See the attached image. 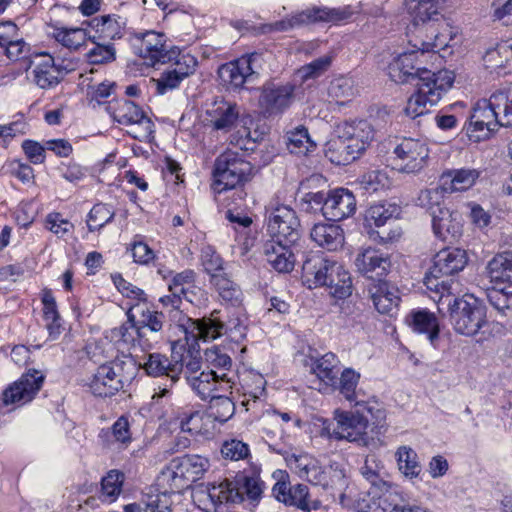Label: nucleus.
<instances>
[{
  "mask_svg": "<svg viewBox=\"0 0 512 512\" xmlns=\"http://www.w3.org/2000/svg\"><path fill=\"white\" fill-rule=\"evenodd\" d=\"M96 36H89L94 46L86 53V59L90 64L101 65L112 63L116 59V49L112 43H101Z\"/></svg>",
  "mask_w": 512,
  "mask_h": 512,
  "instance_id": "nucleus-50",
  "label": "nucleus"
},
{
  "mask_svg": "<svg viewBox=\"0 0 512 512\" xmlns=\"http://www.w3.org/2000/svg\"><path fill=\"white\" fill-rule=\"evenodd\" d=\"M218 314V311H213L210 317L193 321L192 333L196 340L211 341L227 334L239 342L245 337L246 326L239 315H232L227 321H222Z\"/></svg>",
  "mask_w": 512,
  "mask_h": 512,
  "instance_id": "nucleus-6",
  "label": "nucleus"
},
{
  "mask_svg": "<svg viewBox=\"0 0 512 512\" xmlns=\"http://www.w3.org/2000/svg\"><path fill=\"white\" fill-rule=\"evenodd\" d=\"M400 207L395 203L380 202L371 205L366 211V221L372 222L377 227L383 226L389 219L397 217Z\"/></svg>",
  "mask_w": 512,
  "mask_h": 512,
  "instance_id": "nucleus-51",
  "label": "nucleus"
},
{
  "mask_svg": "<svg viewBox=\"0 0 512 512\" xmlns=\"http://www.w3.org/2000/svg\"><path fill=\"white\" fill-rule=\"evenodd\" d=\"M468 263V256L465 250L460 248H446L440 250L433 258V265L429 274L425 277L427 289L436 294L448 293L451 291V284L439 278L452 276L462 271Z\"/></svg>",
  "mask_w": 512,
  "mask_h": 512,
  "instance_id": "nucleus-4",
  "label": "nucleus"
},
{
  "mask_svg": "<svg viewBox=\"0 0 512 512\" xmlns=\"http://www.w3.org/2000/svg\"><path fill=\"white\" fill-rule=\"evenodd\" d=\"M186 382L202 400L212 397V393L216 390H228L232 387V380L228 374L218 373L214 369L201 371L195 376H188Z\"/></svg>",
  "mask_w": 512,
  "mask_h": 512,
  "instance_id": "nucleus-20",
  "label": "nucleus"
},
{
  "mask_svg": "<svg viewBox=\"0 0 512 512\" xmlns=\"http://www.w3.org/2000/svg\"><path fill=\"white\" fill-rule=\"evenodd\" d=\"M487 300L501 316H512V285L488 289Z\"/></svg>",
  "mask_w": 512,
  "mask_h": 512,
  "instance_id": "nucleus-46",
  "label": "nucleus"
},
{
  "mask_svg": "<svg viewBox=\"0 0 512 512\" xmlns=\"http://www.w3.org/2000/svg\"><path fill=\"white\" fill-rule=\"evenodd\" d=\"M177 459L181 465V469L183 470L189 487L192 485V483L201 479L209 468L208 459L200 455L187 454L181 457H177Z\"/></svg>",
  "mask_w": 512,
  "mask_h": 512,
  "instance_id": "nucleus-44",
  "label": "nucleus"
},
{
  "mask_svg": "<svg viewBox=\"0 0 512 512\" xmlns=\"http://www.w3.org/2000/svg\"><path fill=\"white\" fill-rule=\"evenodd\" d=\"M90 26L98 34V39L115 40L122 37L125 21L118 15H103L93 18Z\"/></svg>",
  "mask_w": 512,
  "mask_h": 512,
  "instance_id": "nucleus-39",
  "label": "nucleus"
},
{
  "mask_svg": "<svg viewBox=\"0 0 512 512\" xmlns=\"http://www.w3.org/2000/svg\"><path fill=\"white\" fill-rule=\"evenodd\" d=\"M71 70L63 64H56L52 56L44 55L33 69V81L42 89H51Z\"/></svg>",
  "mask_w": 512,
  "mask_h": 512,
  "instance_id": "nucleus-25",
  "label": "nucleus"
},
{
  "mask_svg": "<svg viewBox=\"0 0 512 512\" xmlns=\"http://www.w3.org/2000/svg\"><path fill=\"white\" fill-rule=\"evenodd\" d=\"M235 413V404L227 396L210 397L209 416L214 420L224 423Z\"/></svg>",
  "mask_w": 512,
  "mask_h": 512,
  "instance_id": "nucleus-58",
  "label": "nucleus"
},
{
  "mask_svg": "<svg viewBox=\"0 0 512 512\" xmlns=\"http://www.w3.org/2000/svg\"><path fill=\"white\" fill-rule=\"evenodd\" d=\"M170 52H174L170 61L172 62L170 69L173 71V73L177 74L178 76L180 75V77L185 79L195 72L197 59L193 55L190 53L182 52L177 48H171Z\"/></svg>",
  "mask_w": 512,
  "mask_h": 512,
  "instance_id": "nucleus-57",
  "label": "nucleus"
},
{
  "mask_svg": "<svg viewBox=\"0 0 512 512\" xmlns=\"http://www.w3.org/2000/svg\"><path fill=\"white\" fill-rule=\"evenodd\" d=\"M128 310L134 311V321L137 327L163 329L165 315L148 307L146 303H137Z\"/></svg>",
  "mask_w": 512,
  "mask_h": 512,
  "instance_id": "nucleus-45",
  "label": "nucleus"
},
{
  "mask_svg": "<svg viewBox=\"0 0 512 512\" xmlns=\"http://www.w3.org/2000/svg\"><path fill=\"white\" fill-rule=\"evenodd\" d=\"M44 378V375L37 370H31L23 374L19 380L3 391V403L5 405H23L30 402L41 389Z\"/></svg>",
  "mask_w": 512,
  "mask_h": 512,
  "instance_id": "nucleus-15",
  "label": "nucleus"
},
{
  "mask_svg": "<svg viewBox=\"0 0 512 512\" xmlns=\"http://www.w3.org/2000/svg\"><path fill=\"white\" fill-rule=\"evenodd\" d=\"M483 61L487 69L491 71L512 70V45L510 41L498 43L495 47L486 51Z\"/></svg>",
  "mask_w": 512,
  "mask_h": 512,
  "instance_id": "nucleus-35",
  "label": "nucleus"
},
{
  "mask_svg": "<svg viewBox=\"0 0 512 512\" xmlns=\"http://www.w3.org/2000/svg\"><path fill=\"white\" fill-rule=\"evenodd\" d=\"M478 177L479 173L475 169H459L444 173L441 183L446 193L465 191L474 185Z\"/></svg>",
  "mask_w": 512,
  "mask_h": 512,
  "instance_id": "nucleus-41",
  "label": "nucleus"
},
{
  "mask_svg": "<svg viewBox=\"0 0 512 512\" xmlns=\"http://www.w3.org/2000/svg\"><path fill=\"white\" fill-rule=\"evenodd\" d=\"M124 474L118 470H110L101 481V499L114 502L122 491Z\"/></svg>",
  "mask_w": 512,
  "mask_h": 512,
  "instance_id": "nucleus-53",
  "label": "nucleus"
},
{
  "mask_svg": "<svg viewBox=\"0 0 512 512\" xmlns=\"http://www.w3.org/2000/svg\"><path fill=\"white\" fill-rule=\"evenodd\" d=\"M394 167L399 172L416 174L422 171L428 162L429 149L418 139L404 138L394 148Z\"/></svg>",
  "mask_w": 512,
  "mask_h": 512,
  "instance_id": "nucleus-12",
  "label": "nucleus"
},
{
  "mask_svg": "<svg viewBox=\"0 0 512 512\" xmlns=\"http://www.w3.org/2000/svg\"><path fill=\"white\" fill-rule=\"evenodd\" d=\"M332 59L331 55H324L313 60L299 69V76L303 81L321 76L330 67Z\"/></svg>",
  "mask_w": 512,
  "mask_h": 512,
  "instance_id": "nucleus-62",
  "label": "nucleus"
},
{
  "mask_svg": "<svg viewBox=\"0 0 512 512\" xmlns=\"http://www.w3.org/2000/svg\"><path fill=\"white\" fill-rule=\"evenodd\" d=\"M338 262L328 259L319 251H310L304 254L302 263V281L309 289L327 284L331 269L334 270Z\"/></svg>",
  "mask_w": 512,
  "mask_h": 512,
  "instance_id": "nucleus-16",
  "label": "nucleus"
},
{
  "mask_svg": "<svg viewBox=\"0 0 512 512\" xmlns=\"http://www.w3.org/2000/svg\"><path fill=\"white\" fill-rule=\"evenodd\" d=\"M500 126L502 124L491 95L489 99H481L473 106L466 133L471 140L480 142L488 139Z\"/></svg>",
  "mask_w": 512,
  "mask_h": 512,
  "instance_id": "nucleus-11",
  "label": "nucleus"
},
{
  "mask_svg": "<svg viewBox=\"0 0 512 512\" xmlns=\"http://www.w3.org/2000/svg\"><path fill=\"white\" fill-rule=\"evenodd\" d=\"M486 272L492 283L512 285V251L495 255L488 262Z\"/></svg>",
  "mask_w": 512,
  "mask_h": 512,
  "instance_id": "nucleus-34",
  "label": "nucleus"
},
{
  "mask_svg": "<svg viewBox=\"0 0 512 512\" xmlns=\"http://www.w3.org/2000/svg\"><path fill=\"white\" fill-rule=\"evenodd\" d=\"M438 310L441 305L448 307L449 320L454 330L464 336H475L487 324L486 308L483 303L472 294L454 297L442 292L437 300Z\"/></svg>",
  "mask_w": 512,
  "mask_h": 512,
  "instance_id": "nucleus-2",
  "label": "nucleus"
},
{
  "mask_svg": "<svg viewBox=\"0 0 512 512\" xmlns=\"http://www.w3.org/2000/svg\"><path fill=\"white\" fill-rule=\"evenodd\" d=\"M178 343L171 346V358L161 353H150L143 363L139 365L145 370L146 374L152 377L167 376L170 386L177 382L181 374V356L179 355Z\"/></svg>",
  "mask_w": 512,
  "mask_h": 512,
  "instance_id": "nucleus-17",
  "label": "nucleus"
},
{
  "mask_svg": "<svg viewBox=\"0 0 512 512\" xmlns=\"http://www.w3.org/2000/svg\"><path fill=\"white\" fill-rule=\"evenodd\" d=\"M310 238L319 247L328 251L341 249L345 242L343 229L335 224L317 223L310 231Z\"/></svg>",
  "mask_w": 512,
  "mask_h": 512,
  "instance_id": "nucleus-29",
  "label": "nucleus"
},
{
  "mask_svg": "<svg viewBox=\"0 0 512 512\" xmlns=\"http://www.w3.org/2000/svg\"><path fill=\"white\" fill-rule=\"evenodd\" d=\"M354 263L359 273L376 282L383 281L391 268L389 254L373 247L362 249Z\"/></svg>",
  "mask_w": 512,
  "mask_h": 512,
  "instance_id": "nucleus-18",
  "label": "nucleus"
},
{
  "mask_svg": "<svg viewBox=\"0 0 512 512\" xmlns=\"http://www.w3.org/2000/svg\"><path fill=\"white\" fill-rule=\"evenodd\" d=\"M201 261L205 272L209 274L210 278L213 277V275L225 274L223 267L224 261L212 246L202 248Z\"/></svg>",
  "mask_w": 512,
  "mask_h": 512,
  "instance_id": "nucleus-61",
  "label": "nucleus"
},
{
  "mask_svg": "<svg viewBox=\"0 0 512 512\" xmlns=\"http://www.w3.org/2000/svg\"><path fill=\"white\" fill-rule=\"evenodd\" d=\"M209 281L223 301L230 303L232 306L241 304L243 296L242 290L238 284L228 277L227 273L223 275H213Z\"/></svg>",
  "mask_w": 512,
  "mask_h": 512,
  "instance_id": "nucleus-42",
  "label": "nucleus"
},
{
  "mask_svg": "<svg viewBox=\"0 0 512 512\" xmlns=\"http://www.w3.org/2000/svg\"><path fill=\"white\" fill-rule=\"evenodd\" d=\"M285 137L287 148L293 154L305 155L311 148L315 147L307 128L302 125L287 131Z\"/></svg>",
  "mask_w": 512,
  "mask_h": 512,
  "instance_id": "nucleus-47",
  "label": "nucleus"
},
{
  "mask_svg": "<svg viewBox=\"0 0 512 512\" xmlns=\"http://www.w3.org/2000/svg\"><path fill=\"white\" fill-rule=\"evenodd\" d=\"M492 102L502 126L512 127V87L492 93Z\"/></svg>",
  "mask_w": 512,
  "mask_h": 512,
  "instance_id": "nucleus-48",
  "label": "nucleus"
},
{
  "mask_svg": "<svg viewBox=\"0 0 512 512\" xmlns=\"http://www.w3.org/2000/svg\"><path fill=\"white\" fill-rule=\"evenodd\" d=\"M265 63L263 54L253 52L225 63L218 70L221 81L230 89H241L246 82L258 78Z\"/></svg>",
  "mask_w": 512,
  "mask_h": 512,
  "instance_id": "nucleus-7",
  "label": "nucleus"
},
{
  "mask_svg": "<svg viewBox=\"0 0 512 512\" xmlns=\"http://www.w3.org/2000/svg\"><path fill=\"white\" fill-rule=\"evenodd\" d=\"M405 5L416 24L425 23L438 14L436 1L405 0Z\"/></svg>",
  "mask_w": 512,
  "mask_h": 512,
  "instance_id": "nucleus-52",
  "label": "nucleus"
},
{
  "mask_svg": "<svg viewBox=\"0 0 512 512\" xmlns=\"http://www.w3.org/2000/svg\"><path fill=\"white\" fill-rule=\"evenodd\" d=\"M204 356L208 367L217 370L218 373H227L229 375L232 368V359L223 349L218 346H212L205 350Z\"/></svg>",
  "mask_w": 512,
  "mask_h": 512,
  "instance_id": "nucleus-60",
  "label": "nucleus"
},
{
  "mask_svg": "<svg viewBox=\"0 0 512 512\" xmlns=\"http://www.w3.org/2000/svg\"><path fill=\"white\" fill-rule=\"evenodd\" d=\"M356 411H344L337 409L334 411V421L326 425L322 430V435L336 441H347L356 443L360 446L368 444L367 429L368 419L362 412L363 407H356Z\"/></svg>",
  "mask_w": 512,
  "mask_h": 512,
  "instance_id": "nucleus-3",
  "label": "nucleus"
},
{
  "mask_svg": "<svg viewBox=\"0 0 512 512\" xmlns=\"http://www.w3.org/2000/svg\"><path fill=\"white\" fill-rule=\"evenodd\" d=\"M360 186L367 193H374L389 186V178L385 172L374 170L365 173L360 181Z\"/></svg>",
  "mask_w": 512,
  "mask_h": 512,
  "instance_id": "nucleus-63",
  "label": "nucleus"
},
{
  "mask_svg": "<svg viewBox=\"0 0 512 512\" xmlns=\"http://www.w3.org/2000/svg\"><path fill=\"white\" fill-rule=\"evenodd\" d=\"M339 364L337 355L328 352L321 357H311L310 369L321 381L330 386L337 380Z\"/></svg>",
  "mask_w": 512,
  "mask_h": 512,
  "instance_id": "nucleus-36",
  "label": "nucleus"
},
{
  "mask_svg": "<svg viewBox=\"0 0 512 512\" xmlns=\"http://www.w3.org/2000/svg\"><path fill=\"white\" fill-rule=\"evenodd\" d=\"M252 165L241 154L232 150H226L215 160L214 164V189L217 192L233 189L249 179Z\"/></svg>",
  "mask_w": 512,
  "mask_h": 512,
  "instance_id": "nucleus-5",
  "label": "nucleus"
},
{
  "mask_svg": "<svg viewBox=\"0 0 512 512\" xmlns=\"http://www.w3.org/2000/svg\"><path fill=\"white\" fill-rule=\"evenodd\" d=\"M298 252V243H283L269 239L263 245L266 261L280 273H289L293 270L296 262L295 254Z\"/></svg>",
  "mask_w": 512,
  "mask_h": 512,
  "instance_id": "nucleus-19",
  "label": "nucleus"
},
{
  "mask_svg": "<svg viewBox=\"0 0 512 512\" xmlns=\"http://www.w3.org/2000/svg\"><path fill=\"white\" fill-rule=\"evenodd\" d=\"M267 231L270 240L298 243L300 239V221L296 212L287 205H277L272 208Z\"/></svg>",
  "mask_w": 512,
  "mask_h": 512,
  "instance_id": "nucleus-13",
  "label": "nucleus"
},
{
  "mask_svg": "<svg viewBox=\"0 0 512 512\" xmlns=\"http://www.w3.org/2000/svg\"><path fill=\"white\" fill-rule=\"evenodd\" d=\"M294 85L290 83L275 84L268 82L263 85L259 97V106L266 116L283 113L294 100Z\"/></svg>",
  "mask_w": 512,
  "mask_h": 512,
  "instance_id": "nucleus-14",
  "label": "nucleus"
},
{
  "mask_svg": "<svg viewBox=\"0 0 512 512\" xmlns=\"http://www.w3.org/2000/svg\"><path fill=\"white\" fill-rule=\"evenodd\" d=\"M54 38L63 46L76 50L85 44L89 36L83 28L60 27L54 30Z\"/></svg>",
  "mask_w": 512,
  "mask_h": 512,
  "instance_id": "nucleus-55",
  "label": "nucleus"
},
{
  "mask_svg": "<svg viewBox=\"0 0 512 512\" xmlns=\"http://www.w3.org/2000/svg\"><path fill=\"white\" fill-rule=\"evenodd\" d=\"M106 110L114 121L134 127V131H131L130 134L136 139L147 138L154 132V124L151 119L145 115L138 105L130 100L121 99L109 103Z\"/></svg>",
  "mask_w": 512,
  "mask_h": 512,
  "instance_id": "nucleus-9",
  "label": "nucleus"
},
{
  "mask_svg": "<svg viewBox=\"0 0 512 512\" xmlns=\"http://www.w3.org/2000/svg\"><path fill=\"white\" fill-rule=\"evenodd\" d=\"M325 286L330 289L331 295L335 298L344 299L352 293L351 276L339 263L334 270L331 269L330 277Z\"/></svg>",
  "mask_w": 512,
  "mask_h": 512,
  "instance_id": "nucleus-43",
  "label": "nucleus"
},
{
  "mask_svg": "<svg viewBox=\"0 0 512 512\" xmlns=\"http://www.w3.org/2000/svg\"><path fill=\"white\" fill-rule=\"evenodd\" d=\"M406 323L414 332L426 334L429 342L436 347L440 327L434 313L427 309L412 310L406 317Z\"/></svg>",
  "mask_w": 512,
  "mask_h": 512,
  "instance_id": "nucleus-28",
  "label": "nucleus"
},
{
  "mask_svg": "<svg viewBox=\"0 0 512 512\" xmlns=\"http://www.w3.org/2000/svg\"><path fill=\"white\" fill-rule=\"evenodd\" d=\"M136 365L131 358L124 360H115L111 363L100 366V376L108 377L113 376L112 380L107 386L108 393H117L122 390L126 385H129L136 375Z\"/></svg>",
  "mask_w": 512,
  "mask_h": 512,
  "instance_id": "nucleus-24",
  "label": "nucleus"
},
{
  "mask_svg": "<svg viewBox=\"0 0 512 512\" xmlns=\"http://www.w3.org/2000/svg\"><path fill=\"white\" fill-rule=\"evenodd\" d=\"M360 473L381 494L388 492L391 488V484L386 480L387 470L382 460L374 454L365 458Z\"/></svg>",
  "mask_w": 512,
  "mask_h": 512,
  "instance_id": "nucleus-32",
  "label": "nucleus"
},
{
  "mask_svg": "<svg viewBox=\"0 0 512 512\" xmlns=\"http://www.w3.org/2000/svg\"><path fill=\"white\" fill-rule=\"evenodd\" d=\"M357 145H351L342 137L331 141L328 145L326 156L329 160L336 165H348L361 156Z\"/></svg>",
  "mask_w": 512,
  "mask_h": 512,
  "instance_id": "nucleus-38",
  "label": "nucleus"
},
{
  "mask_svg": "<svg viewBox=\"0 0 512 512\" xmlns=\"http://www.w3.org/2000/svg\"><path fill=\"white\" fill-rule=\"evenodd\" d=\"M158 484L165 492L175 493L189 487L177 457L173 458L158 476Z\"/></svg>",
  "mask_w": 512,
  "mask_h": 512,
  "instance_id": "nucleus-37",
  "label": "nucleus"
},
{
  "mask_svg": "<svg viewBox=\"0 0 512 512\" xmlns=\"http://www.w3.org/2000/svg\"><path fill=\"white\" fill-rule=\"evenodd\" d=\"M423 52L411 51L399 55L388 66V75L395 83L416 80L415 92L408 98L405 113L416 118L430 111L452 87L454 74L448 70L432 72L418 65V56Z\"/></svg>",
  "mask_w": 512,
  "mask_h": 512,
  "instance_id": "nucleus-1",
  "label": "nucleus"
},
{
  "mask_svg": "<svg viewBox=\"0 0 512 512\" xmlns=\"http://www.w3.org/2000/svg\"><path fill=\"white\" fill-rule=\"evenodd\" d=\"M274 497L285 505L295 506L303 511L316 510L319 502L309 500L308 487L304 484L289 485L285 481H278L272 489Z\"/></svg>",
  "mask_w": 512,
  "mask_h": 512,
  "instance_id": "nucleus-22",
  "label": "nucleus"
},
{
  "mask_svg": "<svg viewBox=\"0 0 512 512\" xmlns=\"http://www.w3.org/2000/svg\"><path fill=\"white\" fill-rule=\"evenodd\" d=\"M338 133L351 145H357L361 153L374 137V130L366 120L345 122L338 127Z\"/></svg>",
  "mask_w": 512,
  "mask_h": 512,
  "instance_id": "nucleus-31",
  "label": "nucleus"
},
{
  "mask_svg": "<svg viewBox=\"0 0 512 512\" xmlns=\"http://www.w3.org/2000/svg\"><path fill=\"white\" fill-rule=\"evenodd\" d=\"M196 273L191 269H186L182 272L173 275L168 284V289L173 298L178 301L185 299L192 303L194 296L193 290L195 289Z\"/></svg>",
  "mask_w": 512,
  "mask_h": 512,
  "instance_id": "nucleus-40",
  "label": "nucleus"
},
{
  "mask_svg": "<svg viewBox=\"0 0 512 512\" xmlns=\"http://www.w3.org/2000/svg\"><path fill=\"white\" fill-rule=\"evenodd\" d=\"M127 321L111 331L112 338L116 339L119 349L127 351L140 350L138 341V327L134 321V311L128 310Z\"/></svg>",
  "mask_w": 512,
  "mask_h": 512,
  "instance_id": "nucleus-33",
  "label": "nucleus"
},
{
  "mask_svg": "<svg viewBox=\"0 0 512 512\" xmlns=\"http://www.w3.org/2000/svg\"><path fill=\"white\" fill-rule=\"evenodd\" d=\"M166 42L165 34L154 30L130 34V43L134 52L149 66L170 63L174 52H170Z\"/></svg>",
  "mask_w": 512,
  "mask_h": 512,
  "instance_id": "nucleus-8",
  "label": "nucleus"
},
{
  "mask_svg": "<svg viewBox=\"0 0 512 512\" xmlns=\"http://www.w3.org/2000/svg\"><path fill=\"white\" fill-rule=\"evenodd\" d=\"M444 189L443 185L435 188L422 190L417 197V205L429 212L431 217L444 209Z\"/></svg>",
  "mask_w": 512,
  "mask_h": 512,
  "instance_id": "nucleus-49",
  "label": "nucleus"
},
{
  "mask_svg": "<svg viewBox=\"0 0 512 512\" xmlns=\"http://www.w3.org/2000/svg\"><path fill=\"white\" fill-rule=\"evenodd\" d=\"M361 374L353 368H345L340 377L337 376V380L334 384H330L331 387L337 389L339 393L350 402L354 407H363L368 413H372L374 406L370 402L364 399V393L361 390H357Z\"/></svg>",
  "mask_w": 512,
  "mask_h": 512,
  "instance_id": "nucleus-21",
  "label": "nucleus"
},
{
  "mask_svg": "<svg viewBox=\"0 0 512 512\" xmlns=\"http://www.w3.org/2000/svg\"><path fill=\"white\" fill-rule=\"evenodd\" d=\"M350 12L341 8L312 7L270 24V30L287 32L316 22H339L349 18Z\"/></svg>",
  "mask_w": 512,
  "mask_h": 512,
  "instance_id": "nucleus-10",
  "label": "nucleus"
},
{
  "mask_svg": "<svg viewBox=\"0 0 512 512\" xmlns=\"http://www.w3.org/2000/svg\"><path fill=\"white\" fill-rule=\"evenodd\" d=\"M183 80L184 79L180 77V75L178 76L177 74L173 73L170 68H168L160 74L159 78H152L151 83L158 95H164L167 92L178 88Z\"/></svg>",
  "mask_w": 512,
  "mask_h": 512,
  "instance_id": "nucleus-64",
  "label": "nucleus"
},
{
  "mask_svg": "<svg viewBox=\"0 0 512 512\" xmlns=\"http://www.w3.org/2000/svg\"><path fill=\"white\" fill-rule=\"evenodd\" d=\"M368 292L379 313L392 314L397 309L400 297L395 286L386 281H379L371 284Z\"/></svg>",
  "mask_w": 512,
  "mask_h": 512,
  "instance_id": "nucleus-27",
  "label": "nucleus"
},
{
  "mask_svg": "<svg viewBox=\"0 0 512 512\" xmlns=\"http://www.w3.org/2000/svg\"><path fill=\"white\" fill-rule=\"evenodd\" d=\"M115 216L111 206L98 203L93 206L87 216V226L90 232L101 230L106 224L110 223Z\"/></svg>",
  "mask_w": 512,
  "mask_h": 512,
  "instance_id": "nucleus-59",
  "label": "nucleus"
},
{
  "mask_svg": "<svg viewBox=\"0 0 512 512\" xmlns=\"http://www.w3.org/2000/svg\"><path fill=\"white\" fill-rule=\"evenodd\" d=\"M324 205V217L327 220L341 221L355 213L356 198L348 189L337 188L328 192Z\"/></svg>",
  "mask_w": 512,
  "mask_h": 512,
  "instance_id": "nucleus-23",
  "label": "nucleus"
},
{
  "mask_svg": "<svg viewBox=\"0 0 512 512\" xmlns=\"http://www.w3.org/2000/svg\"><path fill=\"white\" fill-rule=\"evenodd\" d=\"M396 456L399 470L406 477L414 478L420 474L421 466L418 462V456L412 448L401 446L398 448Z\"/></svg>",
  "mask_w": 512,
  "mask_h": 512,
  "instance_id": "nucleus-56",
  "label": "nucleus"
},
{
  "mask_svg": "<svg viewBox=\"0 0 512 512\" xmlns=\"http://www.w3.org/2000/svg\"><path fill=\"white\" fill-rule=\"evenodd\" d=\"M179 355L181 360V374H184L185 380H188V376H195L202 370V360L199 350H195L194 347L188 350L185 349L184 345L178 343Z\"/></svg>",
  "mask_w": 512,
  "mask_h": 512,
  "instance_id": "nucleus-54",
  "label": "nucleus"
},
{
  "mask_svg": "<svg viewBox=\"0 0 512 512\" xmlns=\"http://www.w3.org/2000/svg\"><path fill=\"white\" fill-rule=\"evenodd\" d=\"M460 214L456 211H450L447 208L442 209L432 216V228L434 234L442 239H456L461 235L462 224Z\"/></svg>",
  "mask_w": 512,
  "mask_h": 512,
  "instance_id": "nucleus-30",
  "label": "nucleus"
},
{
  "mask_svg": "<svg viewBox=\"0 0 512 512\" xmlns=\"http://www.w3.org/2000/svg\"><path fill=\"white\" fill-rule=\"evenodd\" d=\"M206 114L208 117L207 120L213 129L222 132H229L234 128L239 117V111L236 104H232L224 100L212 103V105L207 109Z\"/></svg>",
  "mask_w": 512,
  "mask_h": 512,
  "instance_id": "nucleus-26",
  "label": "nucleus"
}]
</instances>
